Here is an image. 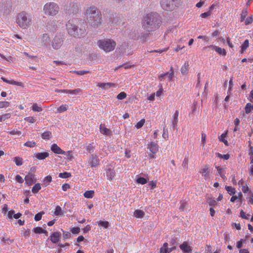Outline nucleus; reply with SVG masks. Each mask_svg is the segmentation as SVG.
Here are the masks:
<instances>
[{
	"label": "nucleus",
	"instance_id": "1",
	"mask_svg": "<svg viewBox=\"0 0 253 253\" xmlns=\"http://www.w3.org/2000/svg\"><path fill=\"white\" fill-rule=\"evenodd\" d=\"M87 22L91 27H98L101 23V15L95 6L87 8L84 12Z\"/></svg>",
	"mask_w": 253,
	"mask_h": 253
},
{
	"label": "nucleus",
	"instance_id": "2",
	"mask_svg": "<svg viewBox=\"0 0 253 253\" xmlns=\"http://www.w3.org/2000/svg\"><path fill=\"white\" fill-rule=\"evenodd\" d=\"M161 23L159 16L157 14H149L144 18L142 26L147 31H153L158 28Z\"/></svg>",
	"mask_w": 253,
	"mask_h": 253
},
{
	"label": "nucleus",
	"instance_id": "3",
	"mask_svg": "<svg viewBox=\"0 0 253 253\" xmlns=\"http://www.w3.org/2000/svg\"><path fill=\"white\" fill-rule=\"evenodd\" d=\"M16 22L21 28L26 29L32 25V17L31 15L23 11L17 15Z\"/></svg>",
	"mask_w": 253,
	"mask_h": 253
},
{
	"label": "nucleus",
	"instance_id": "4",
	"mask_svg": "<svg viewBox=\"0 0 253 253\" xmlns=\"http://www.w3.org/2000/svg\"><path fill=\"white\" fill-rule=\"evenodd\" d=\"M66 28L68 33L74 37L80 38L84 34V30L79 29L72 20H70L67 22Z\"/></svg>",
	"mask_w": 253,
	"mask_h": 253
},
{
	"label": "nucleus",
	"instance_id": "5",
	"mask_svg": "<svg viewBox=\"0 0 253 253\" xmlns=\"http://www.w3.org/2000/svg\"><path fill=\"white\" fill-rule=\"evenodd\" d=\"M44 14L48 16H56L60 11L59 5L54 2H48L43 7Z\"/></svg>",
	"mask_w": 253,
	"mask_h": 253
},
{
	"label": "nucleus",
	"instance_id": "6",
	"mask_svg": "<svg viewBox=\"0 0 253 253\" xmlns=\"http://www.w3.org/2000/svg\"><path fill=\"white\" fill-rule=\"evenodd\" d=\"M97 44L100 49L106 52L113 51L116 46V43L114 41L108 39L99 40Z\"/></svg>",
	"mask_w": 253,
	"mask_h": 253
},
{
	"label": "nucleus",
	"instance_id": "7",
	"mask_svg": "<svg viewBox=\"0 0 253 253\" xmlns=\"http://www.w3.org/2000/svg\"><path fill=\"white\" fill-rule=\"evenodd\" d=\"M161 5L165 10H171L177 6L176 0H161Z\"/></svg>",
	"mask_w": 253,
	"mask_h": 253
},
{
	"label": "nucleus",
	"instance_id": "8",
	"mask_svg": "<svg viewBox=\"0 0 253 253\" xmlns=\"http://www.w3.org/2000/svg\"><path fill=\"white\" fill-rule=\"evenodd\" d=\"M81 8L80 4L76 1H73L69 4V5L66 8V13L71 14H76Z\"/></svg>",
	"mask_w": 253,
	"mask_h": 253
},
{
	"label": "nucleus",
	"instance_id": "9",
	"mask_svg": "<svg viewBox=\"0 0 253 253\" xmlns=\"http://www.w3.org/2000/svg\"><path fill=\"white\" fill-rule=\"evenodd\" d=\"M63 37L60 35H56L52 40V47L55 50L59 49L63 44Z\"/></svg>",
	"mask_w": 253,
	"mask_h": 253
},
{
	"label": "nucleus",
	"instance_id": "10",
	"mask_svg": "<svg viewBox=\"0 0 253 253\" xmlns=\"http://www.w3.org/2000/svg\"><path fill=\"white\" fill-rule=\"evenodd\" d=\"M147 148L149 149L151 153L149 154V156L151 159L155 158V154H156L159 150L158 145L153 142L148 144Z\"/></svg>",
	"mask_w": 253,
	"mask_h": 253
},
{
	"label": "nucleus",
	"instance_id": "11",
	"mask_svg": "<svg viewBox=\"0 0 253 253\" xmlns=\"http://www.w3.org/2000/svg\"><path fill=\"white\" fill-rule=\"evenodd\" d=\"M88 164L91 167H96L99 164V159L97 155L92 154L88 160Z\"/></svg>",
	"mask_w": 253,
	"mask_h": 253
},
{
	"label": "nucleus",
	"instance_id": "12",
	"mask_svg": "<svg viewBox=\"0 0 253 253\" xmlns=\"http://www.w3.org/2000/svg\"><path fill=\"white\" fill-rule=\"evenodd\" d=\"M168 76V80L169 81H171L174 76V71L173 68L171 67L170 69V72H167L164 74H162L159 76V79L160 81L164 80L165 77Z\"/></svg>",
	"mask_w": 253,
	"mask_h": 253
},
{
	"label": "nucleus",
	"instance_id": "13",
	"mask_svg": "<svg viewBox=\"0 0 253 253\" xmlns=\"http://www.w3.org/2000/svg\"><path fill=\"white\" fill-rule=\"evenodd\" d=\"M25 180L26 181V183L28 185H31L34 183L36 182V178L35 177V175L31 173H29L25 176Z\"/></svg>",
	"mask_w": 253,
	"mask_h": 253
},
{
	"label": "nucleus",
	"instance_id": "14",
	"mask_svg": "<svg viewBox=\"0 0 253 253\" xmlns=\"http://www.w3.org/2000/svg\"><path fill=\"white\" fill-rule=\"evenodd\" d=\"M208 47L210 48L211 50H215L218 54L220 55L225 56L226 55V51L225 49L222 48L215 45H210Z\"/></svg>",
	"mask_w": 253,
	"mask_h": 253
},
{
	"label": "nucleus",
	"instance_id": "15",
	"mask_svg": "<svg viewBox=\"0 0 253 253\" xmlns=\"http://www.w3.org/2000/svg\"><path fill=\"white\" fill-rule=\"evenodd\" d=\"M200 172L202 174V176L204 177L205 180H208L210 178L209 167L208 165H205L204 167L201 169Z\"/></svg>",
	"mask_w": 253,
	"mask_h": 253
},
{
	"label": "nucleus",
	"instance_id": "16",
	"mask_svg": "<svg viewBox=\"0 0 253 253\" xmlns=\"http://www.w3.org/2000/svg\"><path fill=\"white\" fill-rule=\"evenodd\" d=\"M115 175V171L113 169H112L110 167H108L107 168L106 170V175L107 178L110 180H112L114 179Z\"/></svg>",
	"mask_w": 253,
	"mask_h": 253
},
{
	"label": "nucleus",
	"instance_id": "17",
	"mask_svg": "<svg viewBox=\"0 0 253 253\" xmlns=\"http://www.w3.org/2000/svg\"><path fill=\"white\" fill-rule=\"evenodd\" d=\"M100 132L103 135L110 136L112 134V131L110 129L107 128L103 124H101L99 127Z\"/></svg>",
	"mask_w": 253,
	"mask_h": 253
},
{
	"label": "nucleus",
	"instance_id": "18",
	"mask_svg": "<svg viewBox=\"0 0 253 253\" xmlns=\"http://www.w3.org/2000/svg\"><path fill=\"white\" fill-rule=\"evenodd\" d=\"M180 249L185 253H192V249L190 246L188 245V243L184 242L180 245Z\"/></svg>",
	"mask_w": 253,
	"mask_h": 253
},
{
	"label": "nucleus",
	"instance_id": "19",
	"mask_svg": "<svg viewBox=\"0 0 253 253\" xmlns=\"http://www.w3.org/2000/svg\"><path fill=\"white\" fill-rule=\"evenodd\" d=\"M61 233L59 232H55L53 233L50 237V240L53 243H57L60 239Z\"/></svg>",
	"mask_w": 253,
	"mask_h": 253
},
{
	"label": "nucleus",
	"instance_id": "20",
	"mask_svg": "<svg viewBox=\"0 0 253 253\" xmlns=\"http://www.w3.org/2000/svg\"><path fill=\"white\" fill-rule=\"evenodd\" d=\"M51 151L57 154H64V151L62 150L56 144H53L51 146Z\"/></svg>",
	"mask_w": 253,
	"mask_h": 253
},
{
	"label": "nucleus",
	"instance_id": "21",
	"mask_svg": "<svg viewBox=\"0 0 253 253\" xmlns=\"http://www.w3.org/2000/svg\"><path fill=\"white\" fill-rule=\"evenodd\" d=\"M97 86L102 89H106L115 86V84L113 83H98Z\"/></svg>",
	"mask_w": 253,
	"mask_h": 253
},
{
	"label": "nucleus",
	"instance_id": "22",
	"mask_svg": "<svg viewBox=\"0 0 253 253\" xmlns=\"http://www.w3.org/2000/svg\"><path fill=\"white\" fill-rule=\"evenodd\" d=\"M49 156L47 152L37 153L35 154V157L38 160H44Z\"/></svg>",
	"mask_w": 253,
	"mask_h": 253
},
{
	"label": "nucleus",
	"instance_id": "23",
	"mask_svg": "<svg viewBox=\"0 0 253 253\" xmlns=\"http://www.w3.org/2000/svg\"><path fill=\"white\" fill-rule=\"evenodd\" d=\"M179 115L178 111L176 110L173 115L172 119L171 120V123L173 126V128L174 129L177 126L178 123V117Z\"/></svg>",
	"mask_w": 253,
	"mask_h": 253
},
{
	"label": "nucleus",
	"instance_id": "24",
	"mask_svg": "<svg viewBox=\"0 0 253 253\" xmlns=\"http://www.w3.org/2000/svg\"><path fill=\"white\" fill-rule=\"evenodd\" d=\"M144 212L140 210H136L133 212V215L136 218H141L144 216Z\"/></svg>",
	"mask_w": 253,
	"mask_h": 253
},
{
	"label": "nucleus",
	"instance_id": "25",
	"mask_svg": "<svg viewBox=\"0 0 253 253\" xmlns=\"http://www.w3.org/2000/svg\"><path fill=\"white\" fill-rule=\"evenodd\" d=\"M242 198H243V194L240 192L238 194L237 196H233L231 199L230 201L231 202H234L236 200L239 199L240 202L242 203Z\"/></svg>",
	"mask_w": 253,
	"mask_h": 253
},
{
	"label": "nucleus",
	"instance_id": "26",
	"mask_svg": "<svg viewBox=\"0 0 253 253\" xmlns=\"http://www.w3.org/2000/svg\"><path fill=\"white\" fill-rule=\"evenodd\" d=\"M189 64L185 62L181 68V72L183 75H186L188 73L189 70Z\"/></svg>",
	"mask_w": 253,
	"mask_h": 253
},
{
	"label": "nucleus",
	"instance_id": "27",
	"mask_svg": "<svg viewBox=\"0 0 253 253\" xmlns=\"http://www.w3.org/2000/svg\"><path fill=\"white\" fill-rule=\"evenodd\" d=\"M94 192L93 190H89L85 191L84 194V196L86 198H92L94 196Z\"/></svg>",
	"mask_w": 253,
	"mask_h": 253
},
{
	"label": "nucleus",
	"instance_id": "28",
	"mask_svg": "<svg viewBox=\"0 0 253 253\" xmlns=\"http://www.w3.org/2000/svg\"><path fill=\"white\" fill-rule=\"evenodd\" d=\"M249 46V42L248 40L244 41L241 46V53H243Z\"/></svg>",
	"mask_w": 253,
	"mask_h": 253
},
{
	"label": "nucleus",
	"instance_id": "29",
	"mask_svg": "<svg viewBox=\"0 0 253 253\" xmlns=\"http://www.w3.org/2000/svg\"><path fill=\"white\" fill-rule=\"evenodd\" d=\"M160 253H169L168 243H165L160 249Z\"/></svg>",
	"mask_w": 253,
	"mask_h": 253
},
{
	"label": "nucleus",
	"instance_id": "30",
	"mask_svg": "<svg viewBox=\"0 0 253 253\" xmlns=\"http://www.w3.org/2000/svg\"><path fill=\"white\" fill-rule=\"evenodd\" d=\"M217 171H218V174L220 176V177L223 179V180L224 181L226 179V176L225 175V173L223 171V169L222 168H219V167H216Z\"/></svg>",
	"mask_w": 253,
	"mask_h": 253
},
{
	"label": "nucleus",
	"instance_id": "31",
	"mask_svg": "<svg viewBox=\"0 0 253 253\" xmlns=\"http://www.w3.org/2000/svg\"><path fill=\"white\" fill-rule=\"evenodd\" d=\"M51 136V132L49 131H46L42 133L41 135L42 138L44 140L49 139Z\"/></svg>",
	"mask_w": 253,
	"mask_h": 253
},
{
	"label": "nucleus",
	"instance_id": "32",
	"mask_svg": "<svg viewBox=\"0 0 253 253\" xmlns=\"http://www.w3.org/2000/svg\"><path fill=\"white\" fill-rule=\"evenodd\" d=\"M63 155H65L67 157V159L70 161H72L74 158L72 151H64V154H63Z\"/></svg>",
	"mask_w": 253,
	"mask_h": 253
},
{
	"label": "nucleus",
	"instance_id": "33",
	"mask_svg": "<svg viewBox=\"0 0 253 253\" xmlns=\"http://www.w3.org/2000/svg\"><path fill=\"white\" fill-rule=\"evenodd\" d=\"M242 190L244 193H249L250 196H252L253 194L252 192V191L249 189L246 184L245 185H242Z\"/></svg>",
	"mask_w": 253,
	"mask_h": 253
},
{
	"label": "nucleus",
	"instance_id": "34",
	"mask_svg": "<svg viewBox=\"0 0 253 253\" xmlns=\"http://www.w3.org/2000/svg\"><path fill=\"white\" fill-rule=\"evenodd\" d=\"M37 145V143L35 141H28L24 143V146L30 148H34L36 147Z\"/></svg>",
	"mask_w": 253,
	"mask_h": 253
},
{
	"label": "nucleus",
	"instance_id": "35",
	"mask_svg": "<svg viewBox=\"0 0 253 253\" xmlns=\"http://www.w3.org/2000/svg\"><path fill=\"white\" fill-rule=\"evenodd\" d=\"M225 188L229 194L234 195L235 194L236 190L234 188L231 186H226Z\"/></svg>",
	"mask_w": 253,
	"mask_h": 253
},
{
	"label": "nucleus",
	"instance_id": "36",
	"mask_svg": "<svg viewBox=\"0 0 253 253\" xmlns=\"http://www.w3.org/2000/svg\"><path fill=\"white\" fill-rule=\"evenodd\" d=\"M54 213L56 216L63 215V212L62 211L61 208L59 206L56 207Z\"/></svg>",
	"mask_w": 253,
	"mask_h": 253
},
{
	"label": "nucleus",
	"instance_id": "37",
	"mask_svg": "<svg viewBox=\"0 0 253 253\" xmlns=\"http://www.w3.org/2000/svg\"><path fill=\"white\" fill-rule=\"evenodd\" d=\"M52 181V178H51V176H47L46 177H45L43 181H42V183H43V184L45 186H46L47 185H48L50 182H51V181Z\"/></svg>",
	"mask_w": 253,
	"mask_h": 253
},
{
	"label": "nucleus",
	"instance_id": "38",
	"mask_svg": "<svg viewBox=\"0 0 253 253\" xmlns=\"http://www.w3.org/2000/svg\"><path fill=\"white\" fill-rule=\"evenodd\" d=\"M13 242L12 240H10L7 237H4L1 239V244L9 245Z\"/></svg>",
	"mask_w": 253,
	"mask_h": 253
},
{
	"label": "nucleus",
	"instance_id": "39",
	"mask_svg": "<svg viewBox=\"0 0 253 253\" xmlns=\"http://www.w3.org/2000/svg\"><path fill=\"white\" fill-rule=\"evenodd\" d=\"M41 189V186L40 183L36 184L32 189V192L33 193H37Z\"/></svg>",
	"mask_w": 253,
	"mask_h": 253
},
{
	"label": "nucleus",
	"instance_id": "40",
	"mask_svg": "<svg viewBox=\"0 0 253 253\" xmlns=\"http://www.w3.org/2000/svg\"><path fill=\"white\" fill-rule=\"evenodd\" d=\"M14 161L17 166H21L23 164V159L19 157H16L14 158Z\"/></svg>",
	"mask_w": 253,
	"mask_h": 253
},
{
	"label": "nucleus",
	"instance_id": "41",
	"mask_svg": "<svg viewBox=\"0 0 253 253\" xmlns=\"http://www.w3.org/2000/svg\"><path fill=\"white\" fill-rule=\"evenodd\" d=\"M82 90L80 88H77L74 90H68V93L76 95L79 94L81 92Z\"/></svg>",
	"mask_w": 253,
	"mask_h": 253
},
{
	"label": "nucleus",
	"instance_id": "42",
	"mask_svg": "<svg viewBox=\"0 0 253 253\" xmlns=\"http://www.w3.org/2000/svg\"><path fill=\"white\" fill-rule=\"evenodd\" d=\"M68 106L66 104L62 105L57 109L58 113H61L66 111L67 110Z\"/></svg>",
	"mask_w": 253,
	"mask_h": 253
},
{
	"label": "nucleus",
	"instance_id": "43",
	"mask_svg": "<svg viewBox=\"0 0 253 253\" xmlns=\"http://www.w3.org/2000/svg\"><path fill=\"white\" fill-rule=\"evenodd\" d=\"M71 176V174L69 172H64L63 173H60L59 174V177L62 178H66L70 177Z\"/></svg>",
	"mask_w": 253,
	"mask_h": 253
},
{
	"label": "nucleus",
	"instance_id": "44",
	"mask_svg": "<svg viewBox=\"0 0 253 253\" xmlns=\"http://www.w3.org/2000/svg\"><path fill=\"white\" fill-rule=\"evenodd\" d=\"M145 122V120L144 119H141L140 121H139L135 126V127L136 128H140L141 127H142L144 123Z\"/></svg>",
	"mask_w": 253,
	"mask_h": 253
},
{
	"label": "nucleus",
	"instance_id": "45",
	"mask_svg": "<svg viewBox=\"0 0 253 253\" xmlns=\"http://www.w3.org/2000/svg\"><path fill=\"white\" fill-rule=\"evenodd\" d=\"M32 110L35 112H41L42 108L39 107L37 103H34L32 106Z\"/></svg>",
	"mask_w": 253,
	"mask_h": 253
},
{
	"label": "nucleus",
	"instance_id": "46",
	"mask_svg": "<svg viewBox=\"0 0 253 253\" xmlns=\"http://www.w3.org/2000/svg\"><path fill=\"white\" fill-rule=\"evenodd\" d=\"M86 149L88 151V153H92L95 149V147L93 145V143L92 144H89V145L86 146Z\"/></svg>",
	"mask_w": 253,
	"mask_h": 253
},
{
	"label": "nucleus",
	"instance_id": "47",
	"mask_svg": "<svg viewBox=\"0 0 253 253\" xmlns=\"http://www.w3.org/2000/svg\"><path fill=\"white\" fill-rule=\"evenodd\" d=\"M136 182L141 184H144L147 182V180L144 177H138L136 179Z\"/></svg>",
	"mask_w": 253,
	"mask_h": 253
},
{
	"label": "nucleus",
	"instance_id": "48",
	"mask_svg": "<svg viewBox=\"0 0 253 253\" xmlns=\"http://www.w3.org/2000/svg\"><path fill=\"white\" fill-rule=\"evenodd\" d=\"M248 14V11L246 9H244L241 15V21H243L246 19V17Z\"/></svg>",
	"mask_w": 253,
	"mask_h": 253
},
{
	"label": "nucleus",
	"instance_id": "49",
	"mask_svg": "<svg viewBox=\"0 0 253 253\" xmlns=\"http://www.w3.org/2000/svg\"><path fill=\"white\" fill-rule=\"evenodd\" d=\"M74 72L78 75L82 76V75H84V74L89 73V71L88 70H80V71H74Z\"/></svg>",
	"mask_w": 253,
	"mask_h": 253
},
{
	"label": "nucleus",
	"instance_id": "50",
	"mask_svg": "<svg viewBox=\"0 0 253 253\" xmlns=\"http://www.w3.org/2000/svg\"><path fill=\"white\" fill-rule=\"evenodd\" d=\"M43 214H44V212L43 211H41L36 214L35 216V220L37 221H40L42 219Z\"/></svg>",
	"mask_w": 253,
	"mask_h": 253
},
{
	"label": "nucleus",
	"instance_id": "51",
	"mask_svg": "<svg viewBox=\"0 0 253 253\" xmlns=\"http://www.w3.org/2000/svg\"><path fill=\"white\" fill-rule=\"evenodd\" d=\"M11 115L9 113L5 114L0 116V122L4 121L10 117Z\"/></svg>",
	"mask_w": 253,
	"mask_h": 253
},
{
	"label": "nucleus",
	"instance_id": "52",
	"mask_svg": "<svg viewBox=\"0 0 253 253\" xmlns=\"http://www.w3.org/2000/svg\"><path fill=\"white\" fill-rule=\"evenodd\" d=\"M9 104L10 103L7 101H0V108H6Z\"/></svg>",
	"mask_w": 253,
	"mask_h": 253
},
{
	"label": "nucleus",
	"instance_id": "53",
	"mask_svg": "<svg viewBox=\"0 0 253 253\" xmlns=\"http://www.w3.org/2000/svg\"><path fill=\"white\" fill-rule=\"evenodd\" d=\"M49 41V36L47 34H43L42 37V41L45 44Z\"/></svg>",
	"mask_w": 253,
	"mask_h": 253
},
{
	"label": "nucleus",
	"instance_id": "54",
	"mask_svg": "<svg viewBox=\"0 0 253 253\" xmlns=\"http://www.w3.org/2000/svg\"><path fill=\"white\" fill-rule=\"evenodd\" d=\"M252 110V104L251 103H247L245 107V111L246 113L247 114H249L250 112H251V111Z\"/></svg>",
	"mask_w": 253,
	"mask_h": 253
},
{
	"label": "nucleus",
	"instance_id": "55",
	"mask_svg": "<svg viewBox=\"0 0 253 253\" xmlns=\"http://www.w3.org/2000/svg\"><path fill=\"white\" fill-rule=\"evenodd\" d=\"M98 224L105 228H107L109 226V222L108 221H100L98 222Z\"/></svg>",
	"mask_w": 253,
	"mask_h": 253
},
{
	"label": "nucleus",
	"instance_id": "56",
	"mask_svg": "<svg viewBox=\"0 0 253 253\" xmlns=\"http://www.w3.org/2000/svg\"><path fill=\"white\" fill-rule=\"evenodd\" d=\"M226 136V133L222 134L219 137V140L223 142L226 145H227V140L224 139V138Z\"/></svg>",
	"mask_w": 253,
	"mask_h": 253
},
{
	"label": "nucleus",
	"instance_id": "57",
	"mask_svg": "<svg viewBox=\"0 0 253 253\" xmlns=\"http://www.w3.org/2000/svg\"><path fill=\"white\" fill-rule=\"evenodd\" d=\"M250 216L249 214H246L243 210L240 211V216L242 218L249 219Z\"/></svg>",
	"mask_w": 253,
	"mask_h": 253
},
{
	"label": "nucleus",
	"instance_id": "58",
	"mask_svg": "<svg viewBox=\"0 0 253 253\" xmlns=\"http://www.w3.org/2000/svg\"><path fill=\"white\" fill-rule=\"evenodd\" d=\"M126 96V94L125 92H122L121 93H120L117 96V98L119 99V100H122L124 98H125Z\"/></svg>",
	"mask_w": 253,
	"mask_h": 253
},
{
	"label": "nucleus",
	"instance_id": "59",
	"mask_svg": "<svg viewBox=\"0 0 253 253\" xmlns=\"http://www.w3.org/2000/svg\"><path fill=\"white\" fill-rule=\"evenodd\" d=\"M71 232L74 234H78L80 232V228L79 227H73L71 230Z\"/></svg>",
	"mask_w": 253,
	"mask_h": 253
},
{
	"label": "nucleus",
	"instance_id": "60",
	"mask_svg": "<svg viewBox=\"0 0 253 253\" xmlns=\"http://www.w3.org/2000/svg\"><path fill=\"white\" fill-rule=\"evenodd\" d=\"M33 231L36 233L41 234L42 233V232H43V229H42L41 227H37L34 228Z\"/></svg>",
	"mask_w": 253,
	"mask_h": 253
},
{
	"label": "nucleus",
	"instance_id": "61",
	"mask_svg": "<svg viewBox=\"0 0 253 253\" xmlns=\"http://www.w3.org/2000/svg\"><path fill=\"white\" fill-rule=\"evenodd\" d=\"M25 120L30 123H34L36 122V119L33 117H28L25 118Z\"/></svg>",
	"mask_w": 253,
	"mask_h": 253
},
{
	"label": "nucleus",
	"instance_id": "62",
	"mask_svg": "<svg viewBox=\"0 0 253 253\" xmlns=\"http://www.w3.org/2000/svg\"><path fill=\"white\" fill-rule=\"evenodd\" d=\"M22 234L25 238H27L30 236V230L29 229L25 230L22 233Z\"/></svg>",
	"mask_w": 253,
	"mask_h": 253
},
{
	"label": "nucleus",
	"instance_id": "63",
	"mask_svg": "<svg viewBox=\"0 0 253 253\" xmlns=\"http://www.w3.org/2000/svg\"><path fill=\"white\" fill-rule=\"evenodd\" d=\"M208 203L211 206H215L217 205L216 201L214 199H210L208 201Z\"/></svg>",
	"mask_w": 253,
	"mask_h": 253
},
{
	"label": "nucleus",
	"instance_id": "64",
	"mask_svg": "<svg viewBox=\"0 0 253 253\" xmlns=\"http://www.w3.org/2000/svg\"><path fill=\"white\" fill-rule=\"evenodd\" d=\"M15 180H16L17 182H18L20 183H22L24 181V180L22 178V177L19 175H17L16 176Z\"/></svg>",
	"mask_w": 253,
	"mask_h": 253
}]
</instances>
